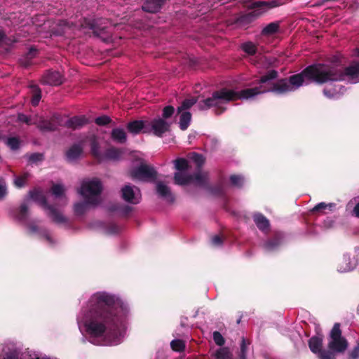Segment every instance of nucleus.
<instances>
[{
    "instance_id": "obj_1",
    "label": "nucleus",
    "mask_w": 359,
    "mask_h": 359,
    "mask_svg": "<svg viewBox=\"0 0 359 359\" xmlns=\"http://www.w3.org/2000/svg\"><path fill=\"white\" fill-rule=\"evenodd\" d=\"M277 72L271 70L261 78L257 87L241 91L222 88L213 93L211 97L199 103L198 107L202 110L215 107L217 111V113L221 114L226 109V105L230 101L252 99L256 95L265 93L283 95L294 91L299 87L311 82L323 84V94L329 99L334 98L337 93L335 57L323 62L310 65L300 74L291 76L289 79L277 80Z\"/></svg>"
},
{
    "instance_id": "obj_2",
    "label": "nucleus",
    "mask_w": 359,
    "mask_h": 359,
    "mask_svg": "<svg viewBox=\"0 0 359 359\" xmlns=\"http://www.w3.org/2000/svg\"><path fill=\"white\" fill-rule=\"evenodd\" d=\"M129 313L128 305L118 296L100 291L82 306L76 320L79 330L92 344L115 346L126 335Z\"/></svg>"
},
{
    "instance_id": "obj_3",
    "label": "nucleus",
    "mask_w": 359,
    "mask_h": 359,
    "mask_svg": "<svg viewBox=\"0 0 359 359\" xmlns=\"http://www.w3.org/2000/svg\"><path fill=\"white\" fill-rule=\"evenodd\" d=\"M102 186L97 179H88L82 182L78 193L83 201L74 204V212L77 215H82L91 206L97 205L100 201V194Z\"/></svg>"
},
{
    "instance_id": "obj_4",
    "label": "nucleus",
    "mask_w": 359,
    "mask_h": 359,
    "mask_svg": "<svg viewBox=\"0 0 359 359\" xmlns=\"http://www.w3.org/2000/svg\"><path fill=\"white\" fill-rule=\"evenodd\" d=\"M176 172L174 181L178 185H187L193 183L197 186H204L208 182V174L199 171L194 175H191L189 161L183 158H177L173 161Z\"/></svg>"
},
{
    "instance_id": "obj_5",
    "label": "nucleus",
    "mask_w": 359,
    "mask_h": 359,
    "mask_svg": "<svg viewBox=\"0 0 359 359\" xmlns=\"http://www.w3.org/2000/svg\"><path fill=\"white\" fill-rule=\"evenodd\" d=\"M327 349H322L323 338L311 337L309 341L311 351L318 355L319 359H335L337 355V323L334 324L329 337Z\"/></svg>"
},
{
    "instance_id": "obj_6",
    "label": "nucleus",
    "mask_w": 359,
    "mask_h": 359,
    "mask_svg": "<svg viewBox=\"0 0 359 359\" xmlns=\"http://www.w3.org/2000/svg\"><path fill=\"white\" fill-rule=\"evenodd\" d=\"M141 154L135 152L134 156L137 158L130 170V177L135 180L148 182L153 180L156 175L154 169L147 165L140 156Z\"/></svg>"
},
{
    "instance_id": "obj_7",
    "label": "nucleus",
    "mask_w": 359,
    "mask_h": 359,
    "mask_svg": "<svg viewBox=\"0 0 359 359\" xmlns=\"http://www.w3.org/2000/svg\"><path fill=\"white\" fill-rule=\"evenodd\" d=\"M29 196L31 199L37 202L45 209L47 215L50 217L55 222L61 224L65 223L67 221L66 218L60 211L56 210L54 207L50 206L47 204L45 196L41 191L35 189L32 191H30Z\"/></svg>"
},
{
    "instance_id": "obj_8",
    "label": "nucleus",
    "mask_w": 359,
    "mask_h": 359,
    "mask_svg": "<svg viewBox=\"0 0 359 359\" xmlns=\"http://www.w3.org/2000/svg\"><path fill=\"white\" fill-rule=\"evenodd\" d=\"M18 120L20 121L26 123L28 125L36 124L37 125L38 128L43 131H51L56 130L60 122L58 116H54L50 120H46L37 116H36L34 118H31L25 114H19Z\"/></svg>"
},
{
    "instance_id": "obj_9",
    "label": "nucleus",
    "mask_w": 359,
    "mask_h": 359,
    "mask_svg": "<svg viewBox=\"0 0 359 359\" xmlns=\"http://www.w3.org/2000/svg\"><path fill=\"white\" fill-rule=\"evenodd\" d=\"M346 79L352 83L359 82V61H353L342 72H338V81Z\"/></svg>"
},
{
    "instance_id": "obj_10",
    "label": "nucleus",
    "mask_w": 359,
    "mask_h": 359,
    "mask_svg": "<svg viewBox=\"0 0 359 359\" xmlns=\"http://www.w3.org/2000/svg\"><path fill=\"white\" fill-rule=\"evenodd\" d=\"M123 199L131 204H137L142 198L141 191L139 188L130 184H126L121 189Z\"/></svg>"
},
{
    "instance_id": "obj_11",
    "label": "nucleus",
    "mask_w": 359,
    "mask_h": 359,
    "mask_svg": "<svg viewBox=\"0 0 359 359\" xmlns=\"http://www.w3.org/2000/svg\"><path fill=\"white\" fill-rule=\"evenodd\" d=\"M150 132L155 135L161 136L162 134L168 130L170 124L168 122L161 118H155L151 121H148Z\"/></svg>"
},
{
    "instance_id": "obj_12",
    "label": "nucleus",
    "mask_w": 359,
    "mask_h": 359,
    "mask_svg": "<svg viewBox=\"0 0 359 359\" xmlns=\"http://www.w3.org/2000/svg\"><path fill=\"white\" fill-rule=\"evenodd\" d=\"M84 144V141L73 144L66 152L67 159L72 162L80 158L83 153Z\"/></svg>"
},
{
    "instance_id": "obj_13",
    "label": "nucleus",
    "mask_w": 359,
    "mask_h": 359,
    "mask_svg": "<svg viewBox=\"0 0 359 359\" xmlns=\"http://www.w3.org/2000/svg\"><path fill=\"white\" fill-rule=\"evenodd\" d=\"M127 128L133 134H137L141 131L143 133H150L148 121H135L129 123Z\"/></svg>"
},
{
    "instance_id": "obj_14",
    "label": "nucleus",
    "mask_w": 359,
    "mask_h": 359,
    "mask_svg": "<svg viewBox=\"0 0 359 359\" xmlns=\"http://www.w3.org/2000/svg\"><path fill=\"white\" fill-rule=\"evenodd\" d=\"M43 81L45 83L51 86L60 85L63 79L58 72H48L43 77Z\"/></svg>"
},
{
    "instance_id": "obj_15",
    "label": "nucleus",
    "mask_w": 359,
    "mask_h": 359,
    "mask_svg": "<svg viewBox=\"0 0 359 359\" xmlns=\"http://www.w3.org/2000/svg\"><path fill=\"white\" fill-rule=\"evenodd\" d=\"M164 2L165 0H146L142 9L147 12L156 13L161 9Z\"/></svg>"
},
{
    "instance_id": "obj_16",
    "label": "nucleus",
    "mask_w": 359,
    "mask_h": 359,
    "mask_svg": "<svg viewBox=\"0 0 359 359\" xmlns=\"http://www.w3.org/2000/svg\"><path fill=\"white\" fill-rule=\"evenodd\" d=\"M88 123V119L84 116H74L66 122V126L72 129H78Z\"/></svg>"
},
{
    "instance_id": "obj_17",
    "label": "nucleus",
    "mask_w": 359,
    "mask_h": 359,
    "mask_svg": "<svg viewBox=\"0 0 359 359\" xmlns=\"http://www.w3.org/2000/svg\"><path fill=\"white\" fill-rule=\"evenodd\" d=\"M123 151L116 148H110L102 154V161H116L121 158Z\"/></svg>"
},
{
    "instance_id": "obj_18",
    "label": "nucleus",
    "mask_w": 359,
    "mask_h": 359,
    "mask_svg": "<svg viewBox=\"0 0 359 359\" xmlns=\"http://www.w3.org/2000/svg\"><path fill=\"white\" fill-rule=\"evenodd\" d=\"M156 191L161 197L166 198L169 201L174 200V197L169 187L162 182H158L156 183Z\"/></svg>"
},
{
    "instance_id": "obj_19",
    "label": "nucleus",
    "mask_w": 359,
    "mask_h": 359,
    "mask_svg": "<svg viewBox=\"0 0 359 359\" xmlns=\"http://www.w3.org/2000/svg\"><path fill=\"white\" fill-rule=\"evenodd\" d=\"M254 221L257 226L262 231H266L269 229V220L261 214H255L254 215Z\"/></svg>"
},
{
    "instance_id": "obj_20",
    "label": "nucleus",
    "mask_w": 359,
    "mask_h": 359,
    "mask_svg": "<svg viewBox=\"0 0 359 359\" xmlns=\"http://www.w3.org/2000/svg\"><path fill=\"white\" fill-rule=\"evenodd\" d=\"M52 194L55 198H60L63 201V203H67V198L65 196V189L61 184H53L51 189Z\"/></svg>"
},
{
    "instance_id": "obj_21",
    "label": "nucleus",
    "mask_w": 359,
    "mask_h": 359,
    "mask_svg": "<svg viewBox=\"0 0 359 359\" xmlns=\"http://www.w3.org/2000/svg\"><path fill=\"white\" fill-rule=\"evenodd\" d=\"M111 138L118 143H124L126 141L127 137L123 129L117 128L111 131Z\"/></svg>"
},
{
    "instance_id": "obj_22",
    "label": "nucleus",
    "mask_w": 359,
    "mask_h": 359,
    "mask_svg": "<svg viewBox=\"0 0 359 359\" xmlns=\"http://www.w3.org/2000/svg\"><path fill=\"white\" fill-rule=\"evenodd\" d=\"M180 118V127L182 130H186L189 126L191 115L189 111H182Z\"/></svg>"
},
{
    "instance_id": "obj_23",
    "label": "nucleus",
    "mask_w": 359,
    "mask_h": 359,
    "mask_svg": "<svg viewBox=\"0 0 359 359\" xmlns=\"http://www.w3.org/2000/svg\"><path fill=\"white\" fill-rule=\"evenodd\" d=\"M90 149L92 154L99 161H102V154L99 150L98 143L95 137L90 138Z\"/></svg>"
},
{
    "instance_id": "obj_24",
    "label": "nucleus",
    "mask_w": 359,
    "mask_h": 359,
    "mask_svg": "<svg viewBox=\"0 0 359 359\" xmlns=\"http://www.w3.org/2000/svg\"><path fill=\"white\" fill-rule=\"evenodd\" d=\"M348 346V341L341 335V331L338 323V353H344L347 349Z\"/></svg>"
},
{
    "instance_id": "obj_25",
    "label": "nucleus",
    "mask_w": 359,
    "mask_h": 359,
    "mask_svg": "<svg viewBox=\"0 0 359 359\" xmlns=\"http://www.w3.org/2000/svg\"><path fill=\"white\" fill-rule=\"evenodd\" d=\"M80 27L81 29H83L92 30L93 32L95 34H97V35L100 34V33H99L100 28L97 27L95 22H93L90 20L84 19L83 22H82L81 24Z\"/></svg>"
},
{
    "instance_id": "obj_26",
    "label": "nucleus",
    "mask_w": 359,
    "mask_h": 359,
    "mask_svg": "<svg viewBox=\"0 0 359 359\" xmlns=\"http://www.w3.org/2000/svg\"><path fill=\"white\" fill-rule=\"evenodd\" d=\"M335 208V204L333 203H320L317 204L315 207L313 208L311 212H320L323 213L324 208H329V210H334Z\"/></svg>"
},
{
    "instance_id": "obj_27",
    "label": "nucleus",
    "mask_w": 359,
    "mask_h": 359,
    "mask_svg": "<svg viewBox=\"0 0 359 359\" xmlns=\"http://www.w3.org/2000/svg\"><path fill=\"white\" fill-rule=\"evenodd\" d=\"M242 49L248 55H254L257 51V46L252 42L248 41L242 44Z\"/></svg>"
},
{
    "instance_id": "obj_28",
    "label": "nucleus",
    "mask_w": 359,
    "mask_h": 359,
    "mask_svg": "<svg viewBox=\"0 0 359 359\" xmlns=\"http://www.w3.org/2000/svg\"><path fill=\"white\" fill-rule=\"evenodd\" d=\"M278 24L276 22H271L266 26L263 30L262 34L265 35H271L276 33L278 29Z\"/></svg>"
},
{
    "instance_id": "obj_29",
    "label": "nucleus",
    "mask_w": 359,
    "mask_h": 359,
    "mask_svg": "<svg viewBox=\"0 0 359 359\" xmlns=\"http://www.w3.org/2000/svg\"><path fill=\"white\" fill-rule=\"evenodd\" d=\"M196 102V100L194 98L187 99L184 100L182 105L178 107V113H181L182 111H187V110L193 106Z\"/></svg>"
},
{
    "instance_id": "obj_30",
    "label": "nucleus",
    "mask_w": 359,
    "mask_h": 359,
    "mask_svg": "<svg viewBox=\"0 0 359 359\" xmlns=\"http://www.w3.org/2000/svg\"><path fill=\"white\" fill-rule=\"evenodd\" d=\"M29 177V174L27 172L23 173L22 175L18 176L14 180V184L15 187L18 188H21L25 186L27 178Z\"/></svg>"
},
{
    "instance_id": "obj_31",
    "label": "nucleus",
    "mask_w": 359,
    "mask_h": 359,
    "mask_svg": "<svg viewBox=\"0 0 359 359\" xmlns=\"http://www.w3.org/2000/svg\"><path fill=\"white\" fill-rule=\"evenodd\" d=\"M32 104L36 106L41 100V91L37 86H32Z\"/></svg>"
},
{
    "instance_id": "obj_32",
    "label": "nucleus",
    "mask_w": 359,
    "mask_h": 359,
    "mask_svg": "<svg viewBox=\"0 0 359 359\" xmlns=\"http://www.w3.org/2000/svg\"><path fill=\"white\" fill-rule=\"evenodd\" d=\"M121 230V228L115 224H109L104 228V233L107 235L117 234Z\"/></svg>"
},
{
    "instance_id": "obj_33",
    "label": "nucleus",
    "mask_w": 359,
    "mask_h": 359,
    "mask_svg": "<svg viewBox=\"0 0 359 359\" xmlns=\"http://www.w3.org/2000/svg\"><path fill=\"white\" fill-rule=\"evenodd\" d=\"M170 346L175 351H181L184 350L185 344L182 340L175 339L171 341Z\"/></svg>"
},
{
    "instance_id": "obj_34",
    "label": "nucleus",
    "mask_w": 359,
    "mask_h": 359,
    "mask_svg": "<svg viewBox=\"0 0 359 359\" xmlns=\"http://www.w3.org/2000/svg\"><path fill=\"white\" fill-rule=\"evenodd\" d=\"M229 353L227 348H220L215 354V359H229Z\"/></svg>"
},
{
    "instance_id": "obj_35",
    "label": "nucleus",
    "mask_w": 359,
    "mask_h": 359,
    "mask_svg": "<svg viewBox=\"0 0 359 359\" xmlns=\"http://www.w3.org/2000/svg\"><path fill=\"white\" fill-rule=\"evenodd\" d=\"M231 183L235 187H241L244 182V178L241 175H231L230 177Z\"/></svg>"
},
{
    "instance_id": "obj_36",
    "label": "nucleus",
    "mask_w": 359,
    "mask_h": 359,
    "mask_svg": "<svg viewBox=\"0 0 359 359\" xmlns=\"http://www.w3.org/2000/svg\"><path fill=\"white\" fill-rule=\"evenodd\" d=\"M189 158L194 162L198 166H201L203 162L204 159L202 155L198 154L196 153H192L189 155Z\"/></svg>"
},
{
    "instance_id": "obj_37",
    "label": "nucleus",
    "mask_w": 359,
    "mask_h": 359,
    "mask_svg": "<svg viewBox=\"0 0 359 359\" xmlns=\"http://www.w3.org/2000/svg\"><path fill=\"white\" fill-rule=\"evenodd\" d=\"M280 244L279 238H276L274 240L267 242L264 245V248L266 250H273Z\"/></svg>"
},
{
    "instance_id": "obj_38",
    "label": "nucleus",
    "mask_w": 359,
    "mask_h": 359,
    "mask_svg": "<svg viewBox=\"0 0 359 359\" xmlns=\"http://www.w3.org/2000/svg\"><path fill=\"white\" fill-rule=\"evenodd\" d=\"M359 358V342L357 345L348 353L347 359H358Z\"/></svg>"
},
{
    "instance_id": "obj_39",
    "label": "nucleus",
    "mask_w": 359,
    "mask_h": 359,
    "mask_svg": "<svg viewBox=\"0 0 359 359\" xmlns=\"http://www.w3.org/2000/svg\"><path fill=\"white\" fill-rule=\"evenodd\" d=\"M6 144L11 149H17L19 147L20 142L16 137H10L7 140Z\"/></svg>"
},
{
    "instance_id": "obj_40",
    "label": "nucleus",
    "mask_w": 359,
    "mask_h": 359,
    "mask_svg": "<svg viewBox=\"0 0 359 359\" xmlns=\"http://www.w3.org/2000/svg\"><path fill=\"white\" fill-rule=\"evenodd\" d=\"M213 339L215 344L218 346H222L225 342L222 335L217 331L213 332Z\"/></svg>"
},
{
    "instance_id": "obj_41",
    "label": "nucleus",
    "mask_w": 359,
    "mask_h": 359,
    "mask_svg": "<svg viewBox=\"0 0 359 359\" xmlns=\"http://www.w3.org/2000/svg\"><path fill=\"white\" fill-rule=\"evenodd\" d=\"M43 156L41 154L34 153L29 156V161L32 163H36L43 160Z\"/></svg>"
},
{
    "instance_id": "obj_42",
    "label": "nucleus",
    "mask_w": 359,
    "mask_h": 359,
    "mask_svg": "<svg viewBox=\"0 0 359 359\" xmlns=\"http://www.w3.org/2000/svg\"><path fill=\"white\" fill-rule=\"evenodd\" d=\"M28 212V206L26 204H22L20 209L18 215L19 220L22 221Z\"/></svg>"
},
{
    "instance_id": "obj_43",
    "label": "nucleus",
    "mask_w": 359,
    "mask_h": 359,
    "mask_svg": "<svg viewBox=\"0 0 359 359\" xmlns=\"http://www.w3.org/2000/svg\"><path fill=\"white\" fill-rule=\"evenodd\" d=\"M173 113H174V108L172 107H171V106L165 107L163 111V117L164 118H168L170 117Z\"/></svg>"
},
{
    "instance_id": "obj_44",
    "label": "nucleus",
    "mask_w": 359,
    "mask_h": 359,
    "mask_svg": "<svg viewBox=\"0 0 359 359\" xmlns=\"http://www.w3.org/2000/svg\"><path fill=\"white\" fill-rule=\"evenodd\" d=\"M109 121H110V118H109V116H103L97 117L95 119V123L97 125H100V126L106 125V124L109 123Z\"/></svg>"
},
{
    "instance_id": "obj_45",
    "label": "nucleus",
    "mask_w": 359,
    "mask_h": 359,
    "mask_svg": "<svg viewBox=\"0 0 359 359\" xmlns=\"http://www.w3.org/2000/svg\"><path fill=\"white\" fill-rule=\"evenodd\" d=\"M7 193L6 186L4 180L0 178V199L3 198Z\"/></svg>"
},
{
    "instance_id": "obj_46",
    "label": "nucleus",
    "mask_w": 359,
    "mask_h": 359,
    "mask_svg": "<svg viewBox=\"0 0 359 359\" xmlns=\"http://www.w3.org/2000/svg\"><path fill=\"white\" fill-rule=\"evenodd\" d=\"M211 243L214 246H220L222 243V238L219 236H215L211 239Z\"/></svg>"
},
{
    "instance_id": "obj_47",
    "label": "nucleus",
    "mask_w": 359,
    "mask_h": 359,
    "mask_svg": "<svg viewBox=\"0 0 359 359\" xmlns=\"http://www.w3.org/2000/svg\"><path fill=\"white\" fill-rule=\"evenodd\" d=\"M334 225V220L330 218H327L323 222V226L325 229H330Z\"/></svg>"
},
{
    "instance_id": "obj_48",
    "label": "nucleus",
    "mask_w": 359,
    "mask_h": 359,
    "mask_svg": "<svg viewBox=\"0 0 359 359\" xmlns=\"http://www.w3.org/2000/svg\"><path fill=\"white\" fill-rule=\"evenodd\" d=\"M4 359H19V353L17 351L11 352L6 354Z\"/></svg>"
},
{
    "instance_id": "obj_49",
    "label": "nucleus",
    "mask_w": 359,
    "mask_h": 359,
    "mask_svg": "<svg viewBox=\"0 0 359 359\" xmlns=\"http://www.w3.org/2000/svg\"><path fill=\"white\" fill-rule=\"evenodd\" d=\"M36 51L37 50L35 48H30L29 51L27 53L26 55V58L28 60H31L36 55Z\"/></svg>"
},
{
    "instance_id": "obj_50",
    "label": "nucleus",
    "mask_w": 359,
    "mask_h": 359,
    "mask_svg": "<svg viewBox=\"0 0 359 359\" xmlns=\"http://www.w3.org/2000/svg\"><path fill=\"white\" fill-rule=\"evenodd\" d=\"M64 28L55 29V27H53L50 29V32L54 34H60L62 32H64Z\"/></svg>"
},
{
    "instance_id": "obj_51",
    "label": "nucleus",
    "mask_w": 359,
    "mask_h": 359,
    "mask_svg": "<svg viewBox=\"0 0 359 359\" xmlns=\"http://www.w3.org/2000/svg\"><path fill=\"white\" fill-rule=\"evenodd\" d=\"M353 215L359 218V202L355 204L353 210Z\"/></svg>"
},
{
    "instance_id": "obj_52",
    "label": "nucleus",
    "mask_w": 359,
    "mask_h": 359,
    "mask_svg": "<svg viewBox=\"0 0 359 359\" xmlns=\"http://www.w3.org/2000/svg\"><path fill=\"white\" fill-rule=\"evenodd\" d=\"M255 5L257 7H260L261 8H266L268 4L264 1H258V2L255 3Z\"/></svg>"
},
{
    "instance_id": "obj_53",
    "label": "nucleus",
    "mask_w": 359,
    "mask_h": 359,
    "mask_svg": "<svg viewBox=\"0 0 359 359\" xmlns=\"http://www.w3.org/2000/svg\"><path fill=\"white\" fill-rule=\"evenodd\" d=\"M28 229L31 233H36L38 230L37 227L34 225H29Z\"/></svg>"
},
{
    "instance_id": "obj_54",
    "label": "nucleus",
    "mask_w": 359,
    "mask_h": 359,
    "mask_svg": "<svg viewBox=\"0 0 359 359\" xmlns=\"http://www.w3.org/2000/svg\"><path fill=\"white\" fill-rule=\"evenodd\" d=\"M44 236L46 238V239L50 243H53V241L51 238V236L50 233H45L44 234Z\"/></svg>"
},
{
    "instance_id": "obj_55",
    "label": "nucleus",
    "mask_w": 359,
    "mask_h": 359,
    "mask_svg": "<svg viewBox=\"0 0 359 359\" xmlns=\"http://www.w3.org/2000/svg\"><path fill=\"white\" fill-rule=\"evenodd\" d=\"M5 40V34L4 32L0 29V44L4 43Z\"/></svg>"
},
{
    "instance_id": "obj_56",
    "label": "nucleus",
    "mask_w": 359,
    "mask_h": 359,
    "mask_svg": "<svg viewBox=\"0 0 359 359\" xmlns=\"http://www.w3.org/2000/svg\"><path fill=\"white\" fill-rule=\"evenodd\" d=\"M346 0H338V4H341L343 5V8H345L347 6V4H346Z\"/></svg>"
},
{
    "instance_id": "obj_57",
    "label": "nucleus",
    "mask_w": 359,
    "mask_h": 359,
    "mask_svg": "<svg viewBox=\"0 0 359 359\" xmlns=\"http://www.w3.org/2000/svg\"><path fill=\"white\" fill-rule=\"evenodd\" d=\"M333 210H329V208H324L323 214H329L330 212H332Z\"/></svg>"
},
{
    "instance_id": "obj_58",
    "label": "nucleus",
    "mask_w": 359,
    "mask_h": 359,
    "mask_svg": "<svg viewBox=\"0 0 359 359\" xmlns=\"http://www.w3.org/2000/svg\"><path fill=\"white\" fill-rule=\"evenodd\" d=\"M241 351H242V353H245V345H244V340H243V344L241 346Z\"/></svg>"
},
{
    "instance_id": "obj_59",
    "label": "nucleus",
    "mask_w": 359,
    "mask_h": 359,
    "mask_svg": "<svg viewBox=\"0 0 359 359\" xmlns=\"http://www.w3.org/2000/svg\"><path fill=\"white\" fill-rule=\"evenodd\" d=\"M49 24H50V23H49L48 22H45V23L43 25V29H46V28L49 27Z\"/></svg>"
},
{
    "instance_id": "obj_60",
    "label": "nucleus",
    "mask_w": 359,
    "mask_h": 359,
    "mask_svg": "<svg viewBox=\"0 0 359 359\" xmlns=\"http://www.w3.org/2000/svg\"><path fill=\"white\" fill-rule=\"evenodd\" d=\"M22 63L23 64V65L25 66H28L29 65V61H26V62H22Z\"/></svg>"
},
{
    "instance_id": "obj_61",
    "label": "nucleus",
    "mask_w": 359,
    "mask_h": 359,
    "mask_svg": "<svg viewBox=\"0 0 359 359\" xmlns=\"http://www.w3.org/2000/svg\"><path fill=\"white\" fill-rule=\"evenodd\" d=\"M278 6V4H274V3H271V5L270 7H275V6Z\"/></svg>"
},
{
    "instance_id": "obj_62",
    "label": "nucleus",
    "mask_w": 359,
    "mask_h": 359,
    "mask_svg": "<svg viewBox=\"0 0 359 359\" xmlns=\"http://www.w3.org/2000/svg\"><path fill=\"white\" fill-rule=\"evenodd\" d=\"M20 21H18V20H16V21H15V22H14V24H15V25H18V24H20Z\"/></svg>"
},
{
    "instance_id": "obj_63",
    "label": "nucleus",
    "mask_w": 359,
    "mask_h": 359,
    "mask_svg": "<svg viewBox=\"0 0 359 359\" xmlns=\"http://www.w3.org/2000/svg\"><path fill=\"white\" fill-rule=\"evenodd\" d=\"M341 89H342V88H339V91H338V94L339 93V92H341Z\"/></svg>"
}]
</instances>
